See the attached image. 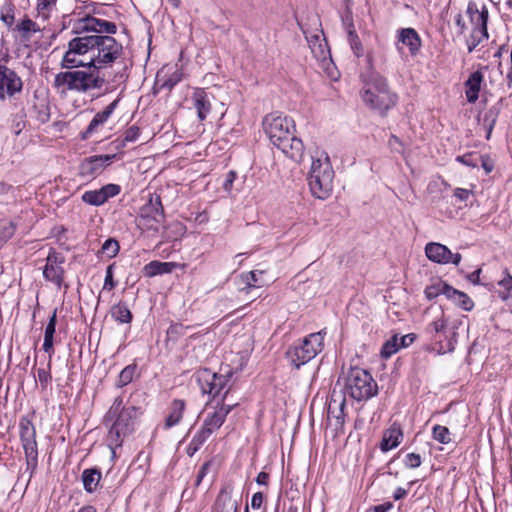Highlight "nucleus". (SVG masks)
Masks as SVG:
<instances>
[{
  "mask_svg": "<svg viewBox=\"0 0 512 512\" xmlns=\"http://www.w3.org/2000/svg\"><path fill=\"white\" fill-rule=\"evenodd\" d=\"M69 23L78 36L68 42L62 68H94L99 72L121 56L122 44L112 37L117 32L114 22L87 15Z\"/></svg>",
  "mask_w": 512,
  "mask_h": 512,
  "instance_id": "nucleus-1",
  "label": "nucleus"
},
{
  "mask_svg": "<svg viewBox=\"0 0 512 512\" xmlns=\"http://www.w3.org/2000/svg\"><path fill=\"white\" fill-rule=\"evenodd\" d=\"M263 129L270 142L295 162L304 156L302 140L294 135L295 123L290 117L271 113L263 119Z\"/></svg>",
  "mask_w": 512,
  "mask_h": 512,
  "instance_id": "nucleus-2",
  "label": "nucleus"
},
{
  "mask_svg": "<svg viewBox=\"0 0 512 512\" xmlns=\"http://www.w3.org/2000/svg\"><path fill=\"white\" fill-rule=\"evenodd\" d=\"M140 414L139 407L125 404L121 396L114 399L104 418L105 425L108 427V445L113 453L115 448L121 447L124 439L134 431Z\"/></svg>",
  "mask_w": 512,
  "mask_h": 512,
  "instance_id": "nucleus-3",
  "label": "nucleus"
},
{
  "mask_svg": "<svg viewBox=\"0 0 512 512\" xmlns=\"http://www.w3.org/2000/svg\"><path fill=\"white\" fill-rule=\"evenodd\" d=\"M362 83L361 97L370 109L384 115L396 104V94L390 90L387 80L379 73L371 71L363 75Z\"/></svg>",
  "mask_w": 512,
  "mask_h": 512,
  "instance_id": "nucleus-4",
  "label": "nucleus"
},
{
  "mask_svg": "<svg viewBox=\"0 0 512 512\" xmlns=\"http://www.w3.org/2000/svg\"><path fill=\"white\" fill-rule=\"evenodd\" d=\"M334 171L328 156L312 159L308 173V184L312 194L319 199H326L333 188Z\"/></svg>",
  "mask_w": 512,
  "mask_h": 512,
  "instance_id": "nucleus-5",
  "label": "nucleus"
},
{
  "mask_svg": "<svg viewBox=\"0 0 512 512\" xmlns=\"http://www.w3.org/2000/svg\"><path fill=\"white\" fill-rule=\"evenodd\" d=\"M344 388L353 399L367 400L377 394L378 386L372 375L359 367H352L344 377Z\"/></svg>",
  "mask_w": 512,
  "mask_h": 512,
  "instance_id": "nucleus-6",
  "label": "nucleus"
},
{
  "mask_svg": "<svg viewBox=\"0 0 512 512\" xmlns=\"http://www.w3.org/2000/svg\"><path fill=\"white\" fill-rule=\"evenodd\" d=\"M324 348V333H311L295 342L286 352V356L295 368L314 359Z\"/></svg>",
  "mask_w": 512,
  "mask_h": 512,
  "instance_id": "nucleus-7",
  "label": "nucleus"
},
{
  "mask_svg": "<svg viewBox=\"0 0 512 512\" xmlns=\"http://www.w3.org/2000/svg\"><path fill=\"white\" fill-rule=\"evenodd\" d=\"M164 221V211L160 196H151L142 206L136 219L137 226L145 231H158Z\"/></svg>",
  "mask_w": 512,
  "mask_h": 512,
  "instance_id": "nucleus-8",
  "label": "nucleus"
},
{
  "mask_svg": "<svg viewBox=\"0 0 512 512\" xmlns=\"http://www.w3.org/2000/svg\"><path fill=\"white\" fill-rule=\"evenodd\" d=\"M232 373L218 374L210 369L204 368L196 372V380L203 394H208L215 399L228 385Z\"/></svg>",
  "mask_w": 512,
  "mask_h": 512,
  "instance_id": "nucleus-9",
  "label": "nucleus"
},
{
  "mask_svg": "<svg viewBox=\"0 0 512 512\" xmlns=\"http://www.w3.org/2000/svg\"><path fill=\"white\" fill-rule=\"evenodd\" d=\"M23 81L16 71L0 64V101H10L20 94Z\"/></svg>",
  "mask_w": 512,
  "mask_h": 512,
  "instance_id": "nucleus-10",
  "label": "nucleus"
},
{
  "mask_svg": "<svg viewBox=\"0 0 512 512\" xmlns=\"http://www.w3.org/2000/svg\"><path fill=\"white\" fill-rule=\"evenodd\" d=\"M89 70H75L73 71L75 92L87 93L90 90L101 89L105 84V79L94 68Z\"/></svg>",
  "mask_w": 512,
  "mask_h": 512,
  "instance_id": "nucleus-11",
  "label": "nucleus"
},
{
  "mask_svg": "<svg viewBox=\"0 0 512 512\" xmlns=\"http://www.w3.org/2000/svg\"><path fill=\"white\" fill-rule=\"evenodd\" d=\"M228 389L225 391L221 402H217L214 410L209 412L203 421L202 427L206 429V431L213 434L217 431L225 422L227 415L231 412V410L237 406V403H226L225 400L227 398Z\"/></svg>",
  "mask_w": 512,
  "mask_h": 512,
  "instance_id": "nucleus-12",
  "label": "nucleus"
},
{
  "mask_svg": "<svg viewBox=\"0 0 512 512\" xmlns=\"http://www.w3.org/2000/svg\"><path fill=\"white\" fill-rule=\"evenodd\" d=\"M20 438L27 458V463H36L38 458L36 430L34 425L30 421H21Z\"/></svg>",
  "mask_w": 512,
  "mask_h": 512,
  "instance_id": "nucleus-13",
  "label": "nucleus"
},
{
  "mask_svg": "<svg viewBox=\"0 0 512 512\" xmlns=\"http://www.w3.org/2000/svg\"><path fill=\"white\" fill-rule=\"evenodd\" d=\"M63 263L64 257L60 253L51 250L47 256L46 265L43 270L44 278L47 281L53 282L58 287H60L63 282Z\"/></svg>",
  "mask_w": 512,
  "mask_h": 512,
  "instance_id": "nucleus-14",
  "label": "nucleus"
},
{
  "mask_svg": "<svg viewBox=\"0 0 512 512\" xmlns=\"http://www.w3.org/2000/svg\"><path fill=\"white\" fill-rule=\"evenodd\" d=\"M425 253L431 261L439 264L453 263L458 265L462 259L461 254H454L445 245L435 242L426 245Z\"/></svg>",
  "mask_w": 512,
  "mask_h": 512,
  "instance_id": "nucleus-15",
  "label": "nucleus"
},
{
  "mask_svg": "<svg viewBox=\"0 0 512 512\" xmlns=\"http://www.w3.org/2000/svg\"><path fill=\"white\" fill-rule=\"evenodd\" d=\"M116 157V154L94 155L88 157L81 164V172L86 176H97L101 174Z\"/></svg>",
  "mask_w": 512,
  "mask_h": 512,
  "instance_id": "nucleus-16",
  "label": "nucleus"
},
{
  "mask_svg": "<svg viewBox=\"0 0 512 512\" xmlns=\"http://www.w3.org/2000/svg\"><path fill=\"white\" fill-rule=\"evenodd\" d=\"M120 191L121 188L119 185L107 184L98 190L84 192L82 200L89 205L100 206L108 201L109 198L118 195Z\"/></svg>",
  "mask_w": 512,
  "mask_h": 512,
  "instance_id": "nucleus-17",
  "label": "nucleus"
},
{
  "mask_svg": "<svg viewBox=\"0 0 512 512\" xmlns=\"http://www.w3.org/2000/svg\"><path fill=\"white\" fill-rule=\"evenodd\" d=\"M345 406L346 399L342 394V391H336V387L333 389L331 399L328 405V418L335 420V426L337 429H341L345 423Z\"/></svg>",
  "mask_w": 512,
  "mask_h": 512,
  "instance_id": "nucleus-18",
  "label": "nucleus"
},
{
  "mask_svg": "<svg viewBox=\"0 0 512 512\" xmlns=\"http://www.w3.org/2000/svg\"><path fill=\"white\" fill-rule=\"evenodd\" d=\"M40 31L41 28L39 25L27 16L22 18L13 28L15 39L19 40L25 46H28L33 35Z\"/></svg>",
  "mask_w": 512,
  "mask_h": 512,
  "instance_id": "nucleus-19",
  "label": "nucleus"
},
{
  "mask_svg": "<svg viewBox=\"0 0 512 512\" xmlns=\"http://www.w3.org/2000/svg\"><path fill=\"white\" fill-rule=\"evenodd\" d=\"M483 81V73L480 70H477L471 73L468 79L464 82L465 96L468 103L473 104L478 100Z\"/></svg>",
  "mask_w": 512,
  "mask_h": 512,
  "instance_id": "nucleus-20",
  "label": "nucleus"
},
{
  "mask_svg": "<svg viewBox=\"0 0 512 512\" xmlns=\"http://www.w3.org/2000/svg\"><path fill=\"white\" fill-rule=\"evenodd\" d=\"M119 100H114L111 102L103 111L98 112L93 119L91 120L90 124L88 125L87 129L83 133L82 137L83 139H87L92 133H94L97 128L100 125H103L108 118L111 116L113 111L118 105Z\"/></svg>",
  "mask_w": 512,
  "mask_h": 512,
  "instance_id": "nucleus-21",
  "label": "nucleus"
},
{
  "mask_svg": "<svg viewBox=\"0 0 512 512\" xmlns=\"http://www.w3.org/2000/svg\"><path fill=\"white\" fill-rule=\"evenodd\" d=\"M73 71L59 72L55 75L52 86L58 94L66 96L68 92H75Z\"/></svg>",
  "mask_w": 512,
  "mask_h": 512,
  "instance_id": "nucleus-22",
  "label": "nucleus"
},
{
  "mask_svg": "<svg viewBox=\"0 0 512 512\" xmlns=\"http://www.w3.org/2000/svg\"><path fill=\"white\" fill-rule=\"evenodd\" d=\"M467 13L470 17L473 29H487L488 9L485 5L479 9L477 4L469 3Z\"/></svg>",
  "mask_w": 512,
  "mask_h": 512,
  "instance_id": "nucleus-23",
  "label": "nucleus"
},
{
  "mask_svg": "<svg viewBox=\"0 0 512 512\" xmlns=\"http://www.w3.org/2000/svg\"><path fill=\"white\" fill-rule=\"evenodd\" d=\"M399 42L409 48L412 55H415L421 46V39L413 28H403L399 31Z\"/></svg>",
  "mask_w": 512,
  "mask_h": 512,
  "instance_id": "nucleus-24",
  "label": "nucleus"
},
{
  "mask_svg": "<svg viewBox=\"0 0 512 512\" xmlns=\"http://www.w3.org/2000/svg\"><path fill=\"white\" fill-rule=\"evenodd\" d=\"M403 433L399 426L392 425L388 430L385 431L382 441L381 450L389 451L396 448L402 441Z\"/></svg>",
  "mask_w": 512,
  "mask_h": 512,
  "instance_id": "nucleus-25",
  "label": "nucleus"
},
{
  "mask_svg": "<svg viewBox=\"0 0 512 512\" xmlns=\"http://www.w3.org/2000/svg\"><path fill=\"white\" fill-rule=\"evenodd\" d=\"M178 266L175 262L151 261L143 268V272L147 277L171 273Z\"/></svg>",
  "mask_w": 512,
  "mask_h": 512,
  "instance_id": "nucleus-26",
  "label": "nucleus"
},
{
  "mask_svg": "<svg viewBox=\"0 0 512 512\" xmlns=\"http://www.w3.org/2000/svg\"><path fill=\"white\" fill-rule=\"evenodd\" d=\"M194 107L200 120H204L211 110V103L207 93L202 89H197L193 95Z\"/></svg>",
  "mask_w": 512,
  "mask_h": 512,
  "instance_id": "nucleus-27",
  "label": "nucleus"
},
{
  "mask_svg": "<svg viewBox=\"0 0 512 512\" xmlns=\"http://www.w3.org/2000/svg\"><path fill=\"white\" fill-rule=\"evenodd\" d=\"M101 480V472L96 468L85 469L82 472V482L86 492L93 493L97 490Z\"/></svg>",
  "mask_w": 512,
  "mask_h": 512,
  "instance_id": "nucleus-28",
  "label": "nucleus"
},
{
  "mask_svg": "<svg viewBox=\"0 0 512 512\" xmlns=\"http://www.w3.org/2000/svg\"><path fill=\"white\" fill-rule=\"evenodd\" d=\"M185 410V402L176 399L172 402L170 412L165 420V428H171L180 423Z\"/></svg>",
  "mask_w": 512,
  "mask_h": 512,
  "instance_id": "nucleus-29",
  "label": "nucleus"
},
{
  "mask_svg": "<svg viewBox=\"0 0 512 512\" xmlns=\"http://www.w3.org/2000/svg\"><path fill=\"white\" fill-rule=\"evenodd\" d=\"M447 299L451 300L457 306L466 311H470L474 306L473 301L467 294L456 290L453 287H450V289L447 290Z\"/></svg>",
  "mask_w": 512,
  "mask_h": 512,
  "instance_id": "nucleus-30",
  "label": "nucleus"
},
{
  "mask_svg": "<svg viewBox=\"0 0 512 512\" xmlns=\"http://www.w3.org/2000/svg\"><path fill=\"white\" fill-rule=\"evenodd\" d=\"M501 111V100L492 105L484 114L483 125L486 128V138L489 139Z\"/></svg>",
  "mask_w": 512,
  "mask_h": 512,
  "instance_id": "nucleus-31",
  "label": "nucleus"
},
{
  "mask_svg": "<svg viewBox=\"0 0 512 512\" xmlns=\"http://www.w3.org/2000/svg\"><path fill=\"white\" fill-rule=\"evenodd\" d=\"M56 321H57L56 310H54L52 315L50 316L49 322L45 328L44 343L42 346L43 350L49 354L53 353V337H54L55 328H56Z\"/></svg>",
  "mask_w": 512,
  "mask_h": 512,
  "instance_id": "nucleus-32",
  "label": "nucleus"
},
{
  "mask_svg": "<svg viewBox=\"0 0 512 512\" xmlns=\"http://www.w3.org/2000/svg\"><path fill=\"white\" fill-rule=\"evenodd\" d=\"M217 512H238V503L227 493H221L216 502Z\"/></svg>",
  "mask_w": 512,
  "mask_h": 512,
  "instance_id": "nucleus-33",
  "label": "nucleus"
},
{
  "mask_svg": "<svg viewBox=\"0 0 512 512\" xmlns=\"http://www.w3.org/2000/svg\"><path fill=\"white\" fill-rule=\"evenodd\" d=\"M347 32H348V41H349V44H350V47H351L353 53L358 58L363 56V53H364L363 46H362V43L354 29V25L352 22L347 24Z\"/></svg>",
  "mask_w": 512,
  "mask_h": 512,
  "instance_id": "nucleus-34",
  "label": "nucleus"
},
{
  "mask_svg": "<svg viewBox=\"0 0 512 512\" xmlns=\"http://www.w3.org/2000/svg\"><path fill=\"white\" fill-rule=\"evenodd\" d=\"M111 316L120 323H130L132 313L124 303H118L111 308Z\"/></svg>",
  "mask_w": 512,
  "mask_h": 512,
  "instance_id": "nucleus-35",
  "label": "nucleus"
},
{
  "mask_svg": "<svg viewBox=\"0 0 512 512\" xmlns=\"http://www.w3.org/2000/svg\"><path fill=\"white\" fill-rule=\"evenodd\" d=\"M450 287L451 286L445 282L438 280L426 287L425 295L430 300L438 297L439 295H445L447 297V290L450 289Z\"/></svg>",
  "mask_w": 512,
  "mask_h": 512,
  "instance_id": "nucleus-36",
  "label": "nucleus"
},
{
  "mask_svg": "<svg viewBox=\"0 0 512 512\" xmlns=\"http://www.w3.org/2000/svg\"><path fill=\"white\" fill-rule=\"evenodd\" d=\"M488 39L487 29H472L467 39L468 52L471 53L483 40Z\"/></svg>",
  "mask_w": 512,
  "mask_h": 512,
  "instance_id": "nucleus-37",
  "label": "nucleus"
},
{
  "mask_svg": "<svg viewBox=\"0 0 512 512\" xmlns=\"http://www.w3.org/2000/svg\"><path fill=\"white\" fill-rule=\"evenodd\" d=\"M77 0H57L53 11L59 12L63 19L74 13Z\"/></svg>",
  "mask_w": 512,
  "mask_h": 512,
  "instance_id": "nucleus-38",
  "label": "nucleus"
},
{
  "mask_svg": "<svg viewBox=\"0 0 512 512\" xmlns=\"http://www.w3.org/2000/svg\"><path fill=\"white\" fill-rule=\"evenodd\" d=\"M447 319L442 310H438L435 319L428 325L427 331L429 333H443L446 329Z\"/></svg>",
  "mask_w": 512,
  "mask_h": 512,
  "instance_id": "nucleus-39",
  "label": "nucleus"
},
{
  "mask_svg": "<svg viewBox=\"0 0 512 512\" xmlns=\"http://www.w3.org/2000/svg\"><path fill=\"white\" fill-rule=\"evenodd\" d=\"M56 1L57 0H37L36 10L38 16L43 20H47L56 6Z\"/></svg>",
  "mask_w": 512,
  "mask_h": 512,
  "instance_id": "nucleus-40",
  "label": "nucleus"
},
{
  "mask_svg": "<svg viewBox=\"0 0 512 512\" xmlns=\"http://www.w3.org/2000/svg\"><path fill=\"white\" fill-rule=\"evenodd\" d=\"M400 348L401 345L398 343V336L394 335L383 344L381 349V356L387 359L395 354Z\"/></svg>",
  "mask_w": 512,
  "mask_h": 512,
  "instance_id": "nucleus-41",
  "label": "nucleus"
},
{
  "mask_svg": "<svg viewBox=\"0 0 512 512\" xmlns=\"http://www.w3.org/2000/svg\"><path fill=\"white\" fill-rule=\"evenodd\" d=\"M264 272L261 270H255L251 271L249 273L243 274L242 279L246 284L247 288L251 287H260L263 285V282L261 281V277L263 276Z\"/></svg>",
  "mask_w": 512,
  "mask_h": 512,
  "instance_id": "nucleus-42",
  "label": "nucleus"
},
{
  "mask_svg": "<svg viewBox=\"0 0 512 512\" xmlns=\"http://www.w3.org/2000/svg\"><path fill=\"white\" fill-rule=\"evenodd\" d=\"M434 440L441 444H449L451 442L450 431L447 427L435 425L432 429Z\"/></svg>",
  "mask_w": 512,
  "mask_h": 512,
  "instance_id": "nucleus-43",
  "label": "nucleus"
},
{
  "mask_svg": "<svg viewBox=\"0 0 512 512\" xmlns=\"http://www.w3.org/2000/svg\"><path fill=\"white\" fill-rule=\"evenodd\" d=\"M136 370L135 365H128L126 366L119 374L118 380H117V386L123 387L129 384L134 377Z\"/></svg>",
  "mask_w": 512,
  "mask_h": 512,
  "instance_id": "nucleus-44",
  "label": "nucleus"
},
{
  "mask_svg": "<svg viewBox=\"0 0 512 512\" xmlns=\"http://www.w3.org/2000/svg\"><path fill=\"white\" fill-rule=\"evenodd\" d=\"M14 232L15 227L12 222L0 223V247L13 236Z\"/></svg>",
  "mask_w": 512,
  "mask_h": 512,
  "instance_id": "nucleus-45",
  "label": "nucleus"
},
{
  "mask_svg": "<svg viewBox=\"0 0 512 512\" xmlns=\"http://www.w3.org/2000/svg\"><path fill=\"white\" fill-rule=\"evenodd\" d=\"M102 252L109 258L115 257L119 252V243L115 239H107L102 245Z\"/></svg>",
  "mask_w": 512,
  "mask_h": 512,
  "instance_id": "nucleus-46",
  "label": "nucleus"
},
{
  "mask_svg": "<svg viewBox=\"0 0 512 512\" xmlns=\"http://www.w3.org/2000/svg\"><path fill=\"white\" fill-rule=\"evenodd\" d=\"M311 51L318 59L325 60L329 55V49L326 41H320L319 44H311Z\"/></svg>",
  "mask_w": 512,
  "mask_h": 512,
  "instance_id": "nucleus-47",
  "label": "nucleus"
},
{
  "mask_svg": "<svg viewBox=\"0 0 512 512\" xmlns=\"http://www.w3.org/2000/svg\"><path fill=\"white\" fill-rule=\"evenodd\" d=\"M1 20L11 27L15 22L14 7L12 4L6 5L1 9Z\"/></svg>",
  "mask_w": 512,
  "mask_h": 512,
  "instance_id": "nucleus-48",
  "label": "nucleus"
},
{
  "mask_svg": "<svg viewBox=\"0 0 512 512\" xmlns=\"http://www.w3.org/2000/svg\"><path fill=\"white\" fill-rule=\"evenodd\" d=\"M211 435L210 432L201 427L200 431L192 438L191 443L200 449Z\"/></svg>",
  "mask_w": 512,
  "mask_h": 512,
  "instance_id": "nucleus-49",
  "label": "nucleus"
},
{
  "mask_svg": "<svg viewBox=\"0 0 512 512\" xmlns=\"http://www.w3.org/2000/svg\"><path fill=\"white\" fill-rule=\"evenodd\" d=\"M211 435L210 432L201 427L200 431L192 438L191 443L200 449Z\"/></svg>",
  "mask_w": 512,
  "mask_h": 512,
  "instance_id": "nucleus-50",
  "label": "nucleus"
},
{
  "mask_svg": "<svg viewBox=\"0 0 512 512\" xmlns=\"http://www.w3.org/2000/svg\"><path fill=\"white\" fill-rule=\"evenodd\" d=\"M113 270H114V265L113 264L109 265L106 268V275H105L103 290L111 291V290H113L115 288L116 283L113 280Z\"/></svg>",
  "mask_w": 512,
  "mask_h": 512,
  "instance_id": "nucleus-51",
  "label": "nucleus"
},
{
  "mask_svg": "<svg viewBox=\"0 0 512 512\" xmlns=\"http://www.w3.org/2000/svg\"><path fill=\"white\" fill-rule=\"evenodd\" d=\"M140 130L137 126H130L123 134L124 142H134L138 139Z\"/></svg>",
  "mask_w": 512,
  "mask_h": 512,
  "instance_id": "nucleus-52",
  "label": "nucleus"
},
{
  "mask_svg": "<svg viewBox=\"0 0 512 512\" xmlns=\"http://www.w3.org/2000/svg\"><path fill=\"white\" fill-rule=\"evenodd\" d=\"M404 463L408 468H417L421 465V456L416 453H409L406 455Z\"/></svg>",
  "mask_w": 512,
  "mask_h": 512,
  "instance_id": "nucleus-53",
  "label": "nucleus"
},
{
  "mask_svg": "<svg viewBox=\"0 0 512 512\" xmlns=\"http://www.w3.org/2000/svg\"><path fill=\"white\" fill-rule=\"evenodd\" d=\"M498 284L506 290V294L502 295L503 299L512 297V277L508 273Z\"/></svg>",
  "mask_w": 512,
  "mask_h": 512,
  "instance_id": "nucleus-54",
  "label": "nucleus"
},
{
  "mask_svg": "<svg viewBox=\"0 0 512 512\" xmlns=\"http://www.w3.org/2000/svg\"><path fill=\"white\" fill-rule=\"evenodd\" d=\"M37 377H38L40 384L43 387H46L48 385V383L51 381L50 372L48 370H46L45 368H39L37 370Z\"/></svg>",
  "mask_w": 512,
  "mask_h": 512,
  "instance_id": "nucleus-55",
  "label": "nucleus"
},
{
  "mask_svg": "<svg viewBox=\"0 0 512 512\" xmlns=\"http://www.w3.org/2000/svg\"><path fill=\"white\" fill-rule=\"evenodd\" d=\"M237 177V173L233 170L229 171L226 175V179L223 183V189L230 193L233 188V182L235 181Z\"/></svg>",
  "mask_w": 512,
  "mask_h": 512,
  "instance_id": "nucleus-56",
  "label": "nucleus"
},
{
  "mask_svg": "<svg viewBox=\"0 0 512 512\" xmlns=\"http://www.w3.org/2000/svg\"><path fill=\"white\" fill-rule=\"evenodd\" d=\"M457 161L470 167H476L478 165V161L476 158H474L473 154H464L462 156H458Z\"/></svg>",
  "mask_w": 512,
  "mask_h": 512,
  "instance_id": "nucleus-57",
  "label": "nucleus"
},
{
  "mask_svg": "<svg viewBox=\"0 0 512 512\" xmlns=\"http://www.w3.org/2000/svg\"><path fill=\"white\" fill-rule=\"evenodd\" d=\"M388 144H389L390 148L396 152L400 153L403 150L402 142L395 135H391V137L389 138Z\"/></svg>",
  "mask_w": 512,
  "mask_h": 512,
  "instance_id": "nucleus-58",
  "label": "nucleus"
},
{
  "mask_svg": "<svg viewBox=\"0 0 512 512\" xmlns=\"http://www.w3.org/2000/svg\"><path fill=\"white\" fill-rule=\"evenodd\" d=\"M263 499H264V496H263L262 492L254 493L252 496V499H251V507L253 509L261 508V506L263 504Z\"/></svg>",
  "mask_w": 512,
  "mask_h": 512,
  "instance_id": "nucleus-59",
  "label": "nucleus"
},
{
  "mask_svg": "<svg viewBox=\"0 0 512 512\" xmlns=\"http://www.w3.org/2000/svg\"><path fill=\"white\" fill-rule=\"evenodd\" d=\"M471 194H472V192L470 190L464 189V188H457L454 191V196L459 201H466Z\"/></svg>",
  "mask_w": 512,
  "mask_h": 512,
  "instance_id": "nucleus-60",
  "label": "nucleus"
},
{
  "mask_svg": "<svg viewBox=\"0 0 512 512\" xmlns=\"http://www.w3.org/2000/svg\"><path fill=\"white\" fill-rule=\"evenodd\" d=\"M209 468H210V464L208 462L204 463L201 466L200 470L198 471L197 478H196V485L197 486L200 485L201 481L203 480V478L207 474Z\"/></svg>",
  "mask_w": 512,
  "mask_h": 512,
  "instance_id": "nucleus-61",
  "label": "nucleus"
},
{
  "mask_svg": "<svg viewBox=\"0 0 512 512\" xmlns=\"http://www.w3.org/2000/svg\"><path fill=\"white\" fill-rule=\"evenodd\" d=\"M414 340V337L412 334L404 335L400 338H398V343L401 345V348L409 346Z\"/></svg>",
  "mask_w": 512,
  "mask_h": 512,
  "instance_id": "nucleus-62",
  "label": "nucleus"
},
{
  "mask_svg": "<svg viewBox=\"0 0 512 512\" xmlns=\"http://www.w3.org/2000/svg\"><path fill=\"white\" fill-rule=\"evenodd\" d=\"M180 74L178 72H175L166 82L165 86L172 88L174 85H176L180 81Z\"/></svg>",
  "mask_w": 512,
  "mask_h": 512,
  "instance_id": "nucleus-63",
  "label": "nucleus"
},
{
  "mask_svg": "<svg viewBox=\"0 0 512 512\" xmlns=\"http://www.w3.org/2000/svg\"><path fill=\"white\" fill-rule=\"evenodd\" d=\"M393 507V504L391 502H386L383 504L376 505L374 507V512H387Z\"/></svg>",
  "mask_w": 512,
  "mask_h": 512,
  "instance_id": "nucleus-64",
  "label": "nucleus"
}]
</instances>
